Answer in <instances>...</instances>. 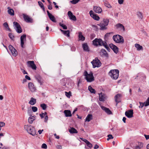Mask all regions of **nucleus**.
Segmentation results:
<instances>
[{
	"label": "nucleus",
	"instance_id": "nucleus-28",
	"mask_svg": "<svg viewBox=\"0 0 149 149\" xmlns=\"http://www.w3.org/2000/svg\"><path fill=\"white\" fill-rule=\"evenodd\" d=\"M103 1L105 6L108 8H112L111 6L107 1L106 0H103Z\"/></svg>",
	"mask_w": 149,
	"mask_h": 149
},
{
	"label": "nucleus",
	"instance_id": "nucleus-44",
	"mask_svg": "<svg viewBox=\"0 0 149 149\" xmlns=\"http://www.w3.org/2000/svg\"><path fill=\"white\" fill-rule=\"evenodd\" d=\"M59 25L60 26L62 27L63 29H67V26L64 24H61V23H59Z\"/></svg>",
	"mask_w": 149,
	"mask_h": 149
},
{
	"label": "nucleus",
	"instance_id": "nucleus-24",
	"mask_svg": "<svg viewBox=\"0 0 149 149\" xmlns=\"http://www.w3.org/2000/svg\"><path fill=\"white\" fill-rule=\"evenodd\" d=\"M64 113L65 114V116L66 117H71L72 116L71 112L70 110H65L64 111Z\"/></svg>",
	"mask_w": 149,
	"mask_h": 149
},
{
	"label": "nucleus",
	"instance_id": "nucleus-42",
	"mask_svg": "<svg viewBox=\"0 0 149 149\" xmlns=\"http://www.w3.org/2000/svg\"><path fill=\"white\" fill-rule=\"evenodd\" d=\"M65 93L66 96L68 98H70L71 95V93L70 91L68 92L65 91Z\"/></svg>",
	"mask_w": 149,
	"mask_h": 149
},
{
	"label": "nucleus",
	"instance_id": "nucleus-11",
	"mask_svg": "<svg viewBox=\"0 0 149 149\" xmlns=\"http://www.w3.org/2000/svg\"><path fill=\"white\" fill-rule=\"evenodd\" d=\"M23 18L25 21L28 23H32L33 19L30 17L29 16L25 14H23Z\"/></svg>",
	"mask_w": 149,
	"mask_h": 149
},
{
	"label": "nucleus",
	"instance_id": "nucleus-18",
	"mask_svg": "<svg viewBox=\"0 0 149 149\" xmlns=\"http://www.w3.org/2000/svg\"><path fill=\"white\" fill-rule=\"evenodd\" d=\"M68 14L70 19L72 20L75 21L77 19L75 16L74 15L71 11H69L68 12Z\"/></svg>",
	"mask_w": 149,
	"mask_h": 149
},
{
	"label": "nucleus",
	"instance_id": "nucleus-4",
	"mask_svg": "<svg viewBox=\"0 0 149 149\" xmlns=\"http://www.w3.org/2000/svg\"><path fill=\"white\" fill-rule=\"evenodd\" d=\"M119 70L118 69L111 70L109 72V75L114 79H116L119 77Z\"/></svg>",
	"mask_w": 149,
	"mask_h": 149
},
{
	"label": "nucleus",
	"instance_id": "nucleus-3",
	"mask_svg": "<svg viewBox=\"0 0 149 149\" xmlns=\"http://www.w3.org/2000/svg\"><path fill=\"white\" fill-rule=\"evenodd\" d=\"M24 129L27 131L29 134L34 136L36 135V133L34 127L30 125H25L24 126Z\"/></svg>",
	"mask_w": 149,
	"mask_h": 149
},
{
	"label": "nucleus",
	"instance_id": "nucleus-36",
	"mask_svg": "<svg viewBox=\"0 0 149 149\" xmlns=\"http://www.w3.org/2000/svg\"><path fill=\"white\" fill-rule=\"evenodd\" d=\"M10 51L12 53L13 55L14 56H16L17 54V50L14 48H13V49H12Z\"/></svg>",
	"mask_w": 149,
	"mask_h": 149
},
{
	"label": "nucleus",
	"instance_id": "nucleus-26",
	"mask_svg": "<svg viewBox=\"0 0 149 149\" xmlns=\"http://www.w3.org/2000/svg\"><path fill=\"white\" fill-rule=\"evenodd\" d=\"M69 131L71 134L77 133L78 132L77 130L73 127H70V129H69Z\"/></svg>",
	"mask_w": 149,
	"mask_h": 149
},
{
	"label": "nucleus",
	"instance_id": "nucleus-46",
	"mask_svg": "<svg viewBox=\"0 0 149 149\" xmlns=\"http://www.w3.org/2000/svg\"><path fill=\"white\" fill-rule=\"evenodd\" d=\"M139 103L140 104V105L139 106V107L142 108L144 106H145V104L146 103V102H145L143 103L139 102Z\"/></svg>",
	"mask_w": 149,
	"mask_h": 149
},
{
	"label": "nucleus",
	"instance_id": "nucleus-30",
	"mask_svg": "<svg viewBox=\"0 0 149 149\" xmlns=\"http://www.w3.org/2000/svg\"><path fill=\"white\" fill-rule=\"evenodd\" d=\"M92 119V115L91 114H88L86 118L85 121L89 122Z\"/></svg>",
	"mask_w": 149,
	"mask_h": 149
},
{
	"label": "nucleus",
	"instance_id": "nucleus-21",
	"mask_svg": "<svg viewBox=\"0 0 149 149\" xmlns=\"http://www.w3.org/2000/svg\"><path fill=\"white\" fill-rule=\"evenodd\" d=\"M93 10L95 13H100L102 11V8L98 6H94Z\"/></svg>",
	"mask_w": 149,
	"mask_h": 149
},
{
	"label": "nucleus",
	"instance_id": "nucleus-49",
	"mask_svg": "<svg viewBox=\"0 0 149 149\" xmlns=\"http://www.w3.org/2000/svg\"><path fill=\"white\" fill-rule=\"evenodd\" d=\"M146 103L145 104V106L147 107L149 105V97L148 98L146 102Z\"/></svg>",
	"mask_w": 149,
	"mask_h": 149
},
{
	"label": "nucleus",
	"instance_id": "nucleus-54",
	"mask_svg": "<svg viewBox=\"0 0 149 149\" xmlns=\"http://www.w3.org/2000/svg\"><path fill=\"white\" fill-rule=\"evenodd\" d=\"M76 49V48L75 47L72 46L71 47V49L72 51L74 52L75 51Z\"/></svg>",
	"mask_w": 149,
	"mask_h": 149
},
{
	"label": "nucleus",
	"instance_id": "nucleus-23",
	"mask_svg": "<svg viewBox=\"0 0 149 149\" xmlns=\"http://www.w3.org/2000/svg\"><path fill=\"white\" fill-rule=\"evenodd\" d=\"M82 47L84 50L86 52H89L90 51L88 46L86 43H84L82 45Z\"/></svg>",
	"mask_w": 149,
	"mask_h": 149
},
{
	"label": "nucleus",
	"instance_id": "nucleus-38",
	"mask_svg": "<svg viewBox=\"0 0 149 149\" xmlns=\"http://www.w3.org/2000/svg\"><path fill=\"white\" fill-rule=\"evenodd\" d=\"M63 33L65 35L67 36L68 37L70 36V31L69 30L67 31L64 30V31H63Z\"/></svg>",
	"mask_w": 149,
	"mask_h": 149
},
{
	"label": "nucleus",
	"instance_id": "nucleus-52",
	"mask_svg": "<svg viewBox=\"0 0 149 149\" xmlns=\"http://www.w3.org/2000/svg\"><path fill=\"white\" fill-rule=\"evenodd\" d=\"M38 4L41 8H42L44 6L43 4L41 1H39L38 2Z\"/></svg>",
	"mask_w": 149,
	"mask_h": 149
},
{
	"label": "nucleus",
	"instance_id": "nucleus-16",
	"mask_svg": "<svg viewBox=\"0 0 149 149\" xmlns=\"http://www.w3.org/2000/svg\"><path fill=\"white\" fill-rule=\"evenodd\" d=\"M47 13L49 19L53 22H56V20L54 16L52 14L50 13L48 10H47Z\"/></svg>",
	"mask_w": 149,
	"mask_h": 149
},
{
	"label": "nucleus",
	"instance_id": "nucleus-33",
	"mask_svg": "<svg viewBox=\"0 0 149 149\" xmlns=\"http://www.w3.org/2000/svg\"><path fill=\"white\" fill-rule=\"evenodd\" d=\"M36 78L38 82L41 85L42 83L41 81V76L39 75H37L36 77Z\"/></svg>",
	"mask_w": 149,
	"mask_h": 149
},
{
	"label": "nucleus",
	"instance_id": "nucleus-5",
	"mask_svg": "<svg viewBox=\"0 0 149 149\" xmlns=\"http://www.w3.org/2000/svg\"><path fill=\"white\" fill-rule=\"evenodd\" d=\"M113 40L117 43H120L123 44L124 42L123 37L118 34L114 35L113 37Z\"/></svg>",
	"mask_w": 149,
	"mask_h": 149
},
{
	"label": "nucleus",
	"instance_id": "nucleus-64",
	"mask_svg": "<svg viewBox=\"0 0 149 149\" xmlns=\"http://www.w3.org/2000/svg\"><path fill=\"white\" fill-rule=\"evenodd\" d=\"M146 140H148L149 139V135H146L144 134Z\"/></svg>",
	"mask_w": 149,
	"mask_h": 149
},
{
	"label": "nucleus",
	"instance_id": "nucleus-56",
	"mask_svg": "<svg viewBox=\"0 0 149 149\" xmlns=\"http://www.w3.org/2000/svg\"><path fill=\"white\" fill-rule=\"evenodd\" d=\"M48 116L47 115H46L45 117L44 122L45 123H47L48 119Z\"/></svg>",
	"mask_w": 149,
	"mask_h": 149
},
{
	"label": "nucleus",
	"instance_id": "nucleus-14",
	"mask_svg": "<svg viewBox=\"0 0 149 149\" xmlns=\"http://www.w3.org/2000/svg\"><path fill=\"white\" fill-rule=\"evenodd\" d=\"M109 46L114 53L116 54H117L118 53V48L116 46L113 45V44L111 43L109 45Z\"/></svg>",
	"mask_w": 149,
	"mask_h": 149
},
{
	"label": "nucleus",
	"instance_id": "nucleus-6",
	"mask_svg": "<svg viewBox=\"0 0 149 149\" xmlns=\"http://www.w3.org/2000/svg\"><path fill=\"white\" fill-rule=\"evenodd\" d=\"M105 42L104 41L100 38H96L93 41V44L96 46H103L105 44Z\"/></svg>",
	"mask_w": 149,
	"mask_h": 149
},
{
	"label": "nucleus",
	"instance_id": "nucleus-53",
	"mask_svg": "<svg viewBox=\"0 0 149 149\" xmlns=\"http://www.w3.org/2000/svg\"><path fill=\"white\" fill-rule=\"evenodd\" d=\"M42 148L44 149H46L47 148V145L45 143H43L42 146Z\"/></svg>",
	"mask_w": 149,
	"mask_h": 149
},
{
	"label": "nucleus",
	"instance_id": "nucleus-55",
	"mask_svg": "<svg viewBox=\"0 0 149 149\" xmlns=\"http://www.w3.org/2000/svg\"><path fill=\"white\" fill-rule=\"evenodd\" d=\"M3 25L4 26V27L6 28H8V23L7 22H5L3 24Z\"/></svg>",
	"mask_w": 149,
	"mask_h": 149
},
{
	"label": "nucleus",
	"instance_id": "nucleus-43",
	"mask_svg": "<svg viewBox=\"0 0 149 149\" xmlns=\"http://www.w3.org/2000/svg\"><path fill=\"white\" fill-rule=\"evenodd\" d=\"M86 141V144L87 146L90 148H92L93 146L92 144L91 143L88 141Z\"/></svg>",
	"mask_w": 149,
	"mask_h": 149
},
{
	"label": "nucleus",
	"instance_id": "nucleus-58",
	"mask_svg": "<svg viewBox=\"0 0 149 149\" xmlns=\"http://www.w3.org/2000/svg\"><path fill=\"white\" fill-rule=\"evenodd\" d=\"M56 148L57 149H62V146H61L60 145H57L56 146Z\"/></svg>",
	"mask_w": 149,
	"mask_h": 149
},
{
	"label": "nucleus",
	"instance_id": "nucleus-39",
	"mask_svg": "<svg viewBox=\"0 0 149 149\" xmlns=\"http://www.w3.org/2000/svg\"><path fill=\"white\" fill-rule=\"evenodd\" d=\"M33 116H31L29 118L28 122L30 124H32L33 123V121L34 120V119H33Z\"/></svg>",
	"mask_w": 149,
	"mask_h": 149
},
{
	"label": "nucleus",
	"instance_id": "nucleus-22",
	"mask_svg": "<svg viewBox=\"0 0 149 149\" xmlns=\"http://www.w3.org/2000/svg\"><path fill=\"white\" fill-rule=\"evenodd\" d=\"M101 108L102 110L104 111L107 114L109 115L112 114V112L109 109L103 106L101 107Z\"/></svg>",
	"mask_w": 149,
	"mask_h": 149
},
{
	"label": "nucleus",
	"instance_id": "nucleus-7",
	"mask_svg": "<svg viewBox=\"0 0 149 149\" xmlns=\"http://www.w3.org/2000/svg\"><path fill=\"white\" fill-rule=\"evenodd\" d=\"M109 20L107 19H103V23L101 22L100 24L97 25L101 27L100 29L101 30H105L107 29L106 26H107L109 22Z\"/></svg>",
	"mask_w": 149,
	"mask_h": 149
},
{
	"label": "nucleus",
	"instance_id": "nucleus-48",
	"mask_svg": "<svg viewBox=\"0 0 149 149\" xmlns=\"http://www.w3.org/2000/svg\"><path fill=\"white\" fill-rule=\"evenodd\" d=\"M107 137H108L107 139V141L109 140V139H113V138L112 135L111 134H108L107 136Z\"/></svg>",
	"mask_w": 149,
	"mask_h": 149
},
{
	"label": "nucleus",
	"instance_id": "nucleus-25",
	"mask_svg": "<svg viewBox=\"0 0 149 149\" xmlns=\"http://www.w3.org/2000/svg\"><path fill=\"white\" fill-rule=\"evenodd\" d=\"M99 100L100 101L103 102L105 100L104 95L103 93H101L99 94Z\"/></svg>",
	"mask_w": 149,
	"mask_h": 149
},
{
	"label": "nucleus",
	"instance_id": "nucleus-35",
	"mask_svg": "<svg viewBox=\"0 0 149 149\" xmlns=\"http://www.w3.org/2000/svg\"><path fill=\"white\" fill-rule=\"evenodd\" d=\"M8 13L11 15H14V11L12 9H9L8 11Z\"/></svg>",
	"mask_w": 149,
	"mask_h": 149
},
{
	"label": "nucleus",
	"instance_id": "nucleus-63",
	"mask_svg": "<svg viewBox=\"0 0 149 149\" xmlns=\"http://www.w3.org/2000/svg\"><path fill=\"white\" fill-rule=\"evenodd\" d=\"M40 116L42 119L45 116H44V113H41L40 114Z\"/></svg>",
	"mask_w": 149,
	"mask_h": 149
},
{
	"label": "nucleus",
	"instance_id": "nucleus-9",
	"mask_svg": "<svg viewBox=\"0 0 149 149\" xmlns=\"http://www.w3.org/2000/svg\"><path fill=\"white\" fill-rule=\"evenodd\" d=\"M14 28L18 33H20L22 32V29L19 24L17 22H14L13 23Z\"/></svg>",
	"mask_w": 149,
	"mask_h": 149
},
{
	"label": "nucleus",
	"instance_id": "nucleus-2",
	"mask_svg": "<svg viewBox=\"0 0 149 149\" xmlns=\"http://www.w3.org/2000/svg\"><path fill=\"white\" fill-rule=\"evenodd\" d=\"M83 75L85 76V79L88 82H91L94 80V77L92 72H91L88 74L87 72L85 70Z\"/></svg>",
	"mask_w": 149,
	"mask_h": 149
},
{
	"label": "nucleus",
	"instance_id": "nucleus-57",
	"mask_svg": "<svg viewBox=\"0 0 149 149\" xmlns=\"http://www.w3.org/2000/svg\"><path fill=\"white\" fill-rule=\"evenodd\" d=\"M5 125V123L3 122H0V126L1 127H3Z\"/></svg>",
	"mask_w": 149,
	"mask_h": 149
},
{
	"label": "nucleus",
	"instance_id": "nucleus-15",
	"mask_svg": "<svg viewBox=\"0 0 149 149\" xmlns=\"http://www.w3.org/2000/svg\"><path fill=\"white\" fill-rule=\"evenodd\" d=\"M28 86L29 89L32 92H34L36 90V88L33 84L31 82L29 83Z\"/></svg>",
	"mask_w": 149,
	"mask_h": 149
},
{
	"label": "nucleus",
	"instance_id": "nucleus-50",
	"mask_svg": "<svg viewBox=\"0 0 149 149\" xmlns=\"http://www.w3.org/2000/svg\"><path fill=\"white\" fill-rule=\"evenodd\" d=\"M80 0H72L71 1V2L73 4H75L77 3Z\"/></svg>",
	"mask_w": 149,
	"mask_h": 149
},
{
	"label": "nucleus",
	"instance_id": "nucleus-1",
	"mask_svg": "<svg viewBox=\"0 0 149 149\" xmlns=\"http://www.w3.org/2000/svg\"><path fill=\"white\" fill-rule=\"evenodd\" d=\"M61 84L63 86H65L63 88L65 90L67 89H71L72 88L73 84H72L69 82V80H67L66 79H63L61 80Z\"/></svg>",
	"mask_w": 149,
	"mask_h": 149
},
{
	"label": "nucleus",
	"instance_id": "nucleus-31",
	"mask_svg": "<svg viewBox=\"0 0 149 149\" xmlns=\"http://www.w3.org/2000/svg\"><path fill=\"white\" fill-rule=\"evenodd\" d=\"M36 103V99L33 97L31 98L29 102V103L31 105H33Z\"/></svg>",
	"mask_w": 149,
	"mask_h": 149
},
{
	"label": "nucleus",
	"instance_id": "nucleus-51",
	"mask_svg": "<svg viewBox=\"0 0 149 149\" xmlns=\"http://www.w3.org/2000/svg\"><path fill=\"white\" fill-rule=\"evenodd\" d=\"M32 109L33 112H36L37 111L38 108L36 107H32Z\"/></svg>",
	"mask_w": 149,
	"mask_h": 149
},
{
	"label": "nucleus",
	"instance_id": "nucleus-10",
	"mask_svg": "<svg viewBox=\"0 0 149 149\" xmlns=\"http://www.w3.org/2000/svg\"><path fill=\"white\" fill-rule=\"evenodd\" d=\"M100 56L102 57H105L107 58L109 57V54L104 49H102L100 52Z\"/></svg>",
	"mask_w": 149,
	"mask_h": 149
},
{
	"label": "nucleus",
	"instance_id": "nucleus-62",
	"mask_svg": "<svg viewBox=\"0 0 149 149\" xmlns=\"http://www.w3.org/2000/svg\"><path fill=\"white\" fill-rule=\"evenodd\" d=\"M8 47L10 51H11L12 49H13V48H14L12 45H10Z\"/></svg>",
	"mask_w": 149,
	"mask_h": 149
},
{
	"label": "nucleus",
	"instance_id": "nucleus-29",
	"mask_svg": "<svg viewBox=\"0 0 149 149\" xmlns=\"http://www.w3.org/2000/svg\"><path fill=\"white\" fill-rule=\"evenodd\" d=\"M79 40L83 41L85 40V38L82 35L81 32H80L79 33Z\"/></svg>",
	"mask_w": 149,
	"mask_h": 149
},
{
	"label": "nucleus",
	"instance_id": "nucleus-37",
	"mask_svg": "<svg viewBox=\"0 0 149 149\" xmlns=\"http://www.w3.org/2000/svg\"><path fill=\"white\" fill-rule=\"evenodd\" d=\"M137 15L138 18L141 19H143V14L141 12H139L137 13Z\"/></svg>",
	"mask_w": 149,
	"mask_h": 149
},
{
	"label": "nucleus",
	"instance_id": "nucleus-20",
	"mask_svg": "<svg viewBox=\"0 0 149 149\" xmlns=\"http://www.w3.org/2000/svg\"><path fill=\"white\" fill-rule=\"evenodd\" d=\"M26 35L25 34H23L20 37L21 46L22 47H24L23 46L24 44V41L26 40Z\"/></svg>",
	"mask_w": 149,
	"mask_h": 149
},
{
	"label": "nucleus",
	"instance_id": "nucleus-47",
	"mask_svg": "<svg viewBox=\"0 0 149 149\" xmlns=\"http://www.w3.org/2000/svg\"><path fill=\"white\" fill-rule=\"evenodd\" d=\"M9 36L11 39L12 40H13V39L14 38V36L12 33H10L9 34Z\"/></svg>",
	"mask_w": 149,
	"mask_h": 149
},
{
	"label": "nucleus",
	"instance_id": "nucleus-34",
	"mask_svg": "<svg viewBox=\"0 0 149 149\" xmlns=\"http://www.w3.org/2000/svg\"><path fill=\"white\" fill-rule=\"evenodd\" d=\"M88 89L90 92L92 93L95 94L96 93L95 90L93 89L90 86H88Z\"/></svg>",
	"mask_w": 149,
	"mask_h": 149
},
{
	"label": "nucleus",
	"instance_id": "nucleus-32",
	"mask_svg": "<svg viewBox=\"0 0 149 149\" xmlns=\"http://www.w3.org/2000/svg\"><path fill=\"white\" fill-rule=\"evenodd\" d=\"M135 47L137 48L138 50H140L143 49L142 46L140 45L139 44L136 43L135 45Z\"/></svg>",
	"mask_w": 149,
	"mask_h": 149
},
{
	"label": "nucleus",
	"instance_id": "nucleus-45",
	"mask_svg": "<svg viewBox=\"0 0 149 149\" xmlns=\"http://www.w3.org/2000/svg\"><path fill=\"white\" fill-rule=\"evenodd\" d=\"M112 32L108 33H106L104 36V38L105 39H107V38L109 37L110 36V34L112 33Z\"/></svg>",
	"mask_w": 149,
	"mask_h": 149
},
{
	"label": "nucleus",
	"instance_id": "nucleus-61",
	"mask_svg": "<svg viewBox=\"0 0 149 149\" xmlns=\"http://www.w3.org/2000/svg\"><path fill=\"white\" fill-rule=\"evenodd\" d=\"M124 2L123 0H118V3L120 4H122Z\"/></svg>",
	"mask_w": 149,
	"mask_h": 149
},
{
	"label": "nucleus",
	"instance_id": "nucleus-59",
	"mask_svg": "<svg viewBox=\"0 0 149 149\" xmlns=\"http://www.w3.org/2000/svg\"><path fill=\"white\" fill-rule=\"evenodd\" d=\"M48 9L49 10H51L52 9V4H50L48 6Z\"/></svg>",
	"mask_w": 149,
	"mask_h": 149
},
{
	"label": "nucleus",
	"instance_id": "nucleus-8",
	"mask_svg": "<svg viewBox=\"0 0 149 149\" xmlns=\"http://www.w3.org/2000/svg\"><path fill=\"white\" fill-rule=\"evenodd\" d=\"M91 63L93 65V68L96 67H99L101 65V62L97 58H95L94 60H93L91 62Z\"/></svg>",
	"mask_w": 149,
	"mask_h": 149
},
{
	"label": "nucleus",
	"instance_id": "nucleus-41",
	"mask_svg": "<svg viewBox=\"0 0 149 149\" xmlns=\"http://www.w3.org/2000/svg\"><path fill=\"white\" fill-rule=\"evenodd\" d=\"M40 106L43 110H45L47 107V105L44 103L40 104Z\"/></svg>",
	"mask_w": 149,
	"mask_h": 149
},
{
	"label": "nucleus",
	"instance_id": "nucleus-12",
	"mask_svg": "<svg viewBox=\"0 0 149 149\" xmlns=\"http://www.w3.org/2000/svg\"><path fill=\"white\" fill-rule=\"evenodd\" d=\"M89 14L95 20L97 21L99 20L100 19L99 17L96 14L94 13L92 10H91L90 11Z\"/></svg>",
	"mask_w": 149,
	"mask_h": 149
},
{
	"label": "nucleus",
	"instance_id": "nucleus-27",
	"mask_svg": "<svg viewBox=\"0 0 149 149\" xmlns=\"http://www.w3.org/2000/svg\"><path fill=\"white\" fill-rule=\"evenodd\" d=\"M116 26L117 29L119 28L120 29H123V31H125V27L122 24L118 23L116 24Z\"/></svg>",
	"mask_w": 149,
	"mask_h": 149
},
{
	"label": "nucleus",
	"instance_id": "nucleus-60",
	"mask_svg": "<svg viewBox=\"0 0 149 149\" xmlns=\"http://www.w3.org/2000/svg\"><path fill=\"white\" fill-rule=\"evenodd\" d=\"M25 78L26 79H28V80H30L31 79L30 77L29 76L27 75H26L25 76Z\"/></svg>",
	"mask_w": 149,
	"mask_h": 149
},
{
	"label": "nucleus",
	"instance_id": "nucleus-17",
	"mask_svg": "<svg viewBox=\"0 0 149 149\" xmlns=\"http://www.w3.org/2000/svg\"><path fill=\"white\" fill-rule=\"evenodd\" d=\"M121 96V95L120 94H117L114 97L115 101L116 103V106L117 105L118 103L120 102V98Z\"/></svg>",
	"mask_w": 149,
	"mask_h": 149
},
{
	"label": "nucleus",
	"instance_id": "nucleus-13",
	"mask_svg": "<svg viewBox=\"0 0 149 149\" xmlns=\"http://www.w3.org/2000/svg\"><path fill=\"white\" fill-rule=\"evenodd\" d=\"M125 116L128 118H131L133 117V110L130 109L128 110L125 112Z\"/></svg>",
	"mask_w": 149,
	"mask_h": 149
},
{
	"label": "nucleus",
	"instance_id": "nucleus-40",
	"mask_svg": "<svg viewBox=\"0 0 149 149\" xmlns=\"http://www.w3.org/2000/svg\"><path fill=\"white\" fill-rule=\"evenodd\" d=\"M103 46H104L109 52H110L111 50V49L108 46L106 42H105V44H104V45H103Z\"/></svg>",
	"mask_w": 149,
	"mask_h": 149
},
{
	"label": "nucleus",
	"instance_id": "nucleus-19",
	"mask_svg": "<svg viewBox=\"0 0 149 149\" xmlns=\"http://www.w3.org/2000/svg\"><path fill=\"white\" fill-rule=\"evenodd\" d=\"M28 64L29 66L31 67L33 70H36L37 67L35 64L34 61H29L28 62Z\"/></svg>",
	"mask_w": 149,
	"mask_h": 149
}]
</instances>
